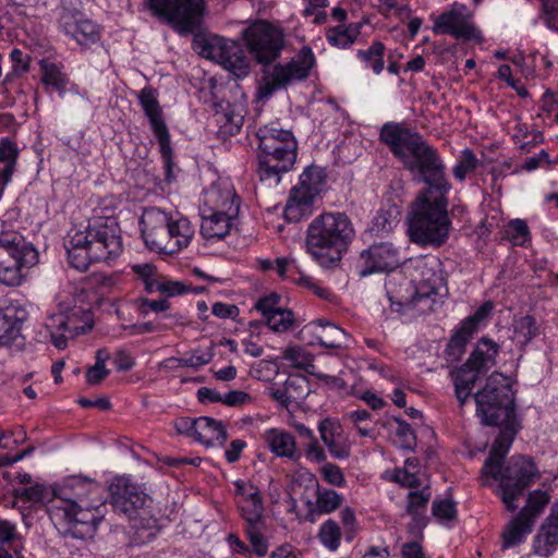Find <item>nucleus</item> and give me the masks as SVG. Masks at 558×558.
Here are the masks:
<instances>
[{"label": "nucleus", "mask_w": 558, "mask_h": 558, "mask_svg": "<svg viewBox=\"0 0 558 558\" xmlns=\"http://www.w3.org/2000/svg\"><path fill=\"white\" fill-rule=\"evenodd\" d=\"M515 435L513 429H510L496 437L481 471L484 484H488L489 478L499 482L498 494L507 510L511 512L518 509L515 500L523 496L533 480L538 476L533 460L524 456H513L506 464L504 463Z\"/></svg>", "instance_id": "nucleus-1"}, {"label": "nucleus", "mask_w": 558, "mask_h": 558, "mask_svg": "<svg viewBox=\"0 0 558 558\" xmlns=\"http://www.w3.org/2000/svg\"><path fill=\"white\" fill-rule=\"evenodd\" d=\"M64 247L70 265L86 271L93 262H107L122 253L120 227L112 217H95L84 230L71 229Z\"/></svg>", "instance_id": "nucleus-2"}, {"label": "nucleus", "mask_w": 558, "mask_h": 558, "mask_svg": "<svg viewBox=\"0 0 558 558\" xmlns=\"http://www.w3.org/2000/svg\"><path fill=\"white\" fill-rule=\"evenodd\" d=\"M424 183L427 187L412 205L408 232L411 242L415 244L439 247L447 241L450 231L446 198L450 184L445 173L439 184Z\"/></svg>", "instance_id": "nucleus-3"}, {"label": "nucleus", "mask_w": 558, "mask_h": 558, "mask_svg": "<svg viewBox=\"0 0 558 558\" xmlns=\"http://www.w3.org/2000/svg\"><path fill=\"white\" fill-rule=\"evenodd\" d=\"M379 137L403 166L412 173H417L423 182H442V160L422 135L412 132L403 123L387 122L381 126Z\"/></svg>", "instance_id": "nucleus-4"}, {"label": "nucleus", "mask_w": 558, "mask_h": 558, "mask_svg": "<svg viewBox=\"0 0 558 558\" xmlns=\"http://www.w3.org/2000/svg\"><path fill=\"white\" fill-rule=\"evenodd\" d=\"M354 236L353 225L344 213H324L307 228V252L320 266L332 267L340 263Z\"/></svg>", "instance_id": "nucleus-5"}, {"label": "nucleus", "mask_w": 558, "mask_h": 558, "mask_svg": "<svg viewBox=\"0 0 558 558\" xmlns=\"http://www.w3.org/2000/svg\"><path fill=\"white\" fill-rule=\"evenodd\" d=\"M258 167L260 180L275 179L292 169L298 155V142L289 130L265 125L258 129Z\"/></svg>", "instance_id": "nucleus-6"}, {"label": "nucleus", "mask_w": 558, "mask_h": 558, "mask_svg": "<svg viewBox=\"0 0 558 558\" xmlns=\"http://www.w3.org/2000/svg\"><path fill=\"white\" fill-rule=\"evenodd\" d=\"M474 399L477 414L485 425L499 426V435L510 429H513V434L518 433L520 423L515 415L513 391L501 374H492Z\"/></svg>", "instance_id": "nucleus-7"}, {"label": "nucleus", "mask_w": 558, "mask_h": 558, "mask_svg": "<svg viewBox=\"0 0 558 558\" xmlns=\"http://www.w3.org/2000/svg\"><path fill=\"white\" fill-rule=\"evenodd\" d=\"M144 5L180 36L196 35L206 11L205 0H144Z\"/></svg>", "instance_id": "nucleus-8"}, {"label": "nucleus", "mask_w": 558, "mask_h": 558, "mask_svg": "<svg viewBox=\"0 0 558 558\" xmlns=\"http://www.w3.org/2000/svg\"><path fill=\"white\" fill-rule=\"evenodd\" d=\"M37 260V250L21 233L0 232V282L2 284L19 286L23 279V269L34 266Z\"/></svg>", "instance_id": "nucleus-9"}, {"label": "nucleus", "mask_w": 558, "mask_h": 558, "mask_svg": "<svg viewBox=\"0 0 558 558\" xmlns=\"http://www.w3.org/2000/svg\"><path fill=\"white\" fill-rule=\"evenodd\" d=\"M499 345L488 338H482L468 361L457 371L451 372L456 398L462 408L482 374L496 363Z\"/></svg>", "instance_id": "nucleus-10"}, {"label": "nucleus", "mask_w": 558, "mask_h": 558, "mask_svg": "<svg viewBox=\"0 0 558 558\" xmlns=\"http://www.w3.org/2000/svg\"><path fill=\"white\" fill-rule=\"evenodd\" d=\"M194 49L231 72L236 77H245L251 71V60L242 46L230 39L214 37L209 40L194 38Z\"/></svg>", "instance_id": "nucleus-11"}, {"label": "nucleus", "mask_w": 558, "mask_h": 558, "mask_svg": "<svg viewBox=\"0 0 558 558\" xmlns=\"http://www.w3.org/2000/svg\"><path fill=\"white\" fill-rule=\"evenodd\" d=\"M104 509L105 504H64V506H59L57 502H53L50 506L52 515L68 525L66 533L78 539L94 537L98 524L105 518Z\"/></svg>", "instance_id": "nucleus-12"}, {"label": "nucleus", "mask_w": 558, "mask_h": 558, "mask_svg": "<svg viewBox=\"0 0 558 558\" xmlns=\"http://www.w3.org/2000/svg\"><path fill=\"white\" fill-rule=\"evenodd\" d=\"M242 35L248 52L257 63L268 65L280 57L284 46L283 33L267 21H255Z\"/></svg>", "instance_id": "nucleus-13"}, {"label": "nucleus", "mask_w": 558, "mask_h": 558, "mask_svg": "<svg viewBox=\"0 0 558 558\" xmlns=\"http://www.w3.org/2000/svg\"><path fill=\"white\" fill-rule=\"evenodd\" d=\"M140 104L144 113L149 120L153 133L158 140L160 154L163 161L165 179L168 182L174 178L173 174V150L171 148V138L168 126L162 118V109L157 99L154 88L145 87L138 95Z\"/></svg>", "instance_id": "nucleus-14"}, {"label": "nucleus", "mask_w": 558, "mask_h": 558, "mask_svg": "<svg viewBox=\"0 0 558 558\" xmlns=\"http://www.w3.org/2000/svg\"><path fill=\"white\" fill-rule=\"evenodd\" d=\"M141 230L145 244L151 251L174 254V243L169 231V214L150 207L144 210L141 218Z\"/></svg>", "instance_id": "nucleus-15"}, {"label": "nucleus", "mask_w": 558, "mask_h": 558, "mask_svg": "<svg viewBox=\"0 0 558 558\" xmlns=\"http://www.w3.org/2000/svg\"><path fill=\"white\" fill-rule=\"evenodd\" d=\"M100 493L101 487L97 482L85 477L71 476L52 488V498L49 499V502L51 505L57 502L59 506H64V504L100 505L104 504Z\"/></svg>", "instance_id": "nucleus-16"}, {"label": "nucleus", "mask_w": 558, "mask_h": 558, "mask_svg": "<svg viewBox=\"0 0 558 558\" xmlns=\"http://www.w3.org/2000/svg\"><path fill=\"white\" fill-rule=\"evenodd\" d=\"M46 327L48 330L57 327L58 329L70 332L72 336L86 333L93 329V314L89 310L75 307L66 317L62 314L48 317ZM50 339L58 349H64L66 347L68 339L64 335H56L50 331Z\"/></svg>", "instance_id": "nucleus-17"}, {"label": "nucleus", "mask_w": 558, "mask_h": 558, "mask_svg": "<svg viewBox=\"0 0 558 558\" xmlns=\"http://www.w3.org/2000/svg\"><path fill=\"white\" fill-rule=\"evenodd\" d=\"M433 32L437 35H451L456 39L470 40L475 38L476 29L466 5L453 3L450 10L435 19Z\"/></svg>", "instance_id": "nucleus-18"}, {"label": "nucleus", "mask_w": 558, "mask_h": 558, "mask_svg": "<svg viewBox=\"0 0 558 558\" xmlns=\"http://www.w3.org/2000/svg\"><path fill=\"white\" fill-rule=\"evenodd\" d=\"M362 277L373 272L391 271L401 264L399 247L391 242H380L371 245L360 255Z\"/></svg>", "instance_id": "nucleus-19"}, {"label": "nucleus", "mask_w": 558, "mask_h": 558, "mask_svg": "<svg viewBox=\"0 0 558 558\" xmlns=\"http://www.w3.org/2000/svg\"><path fill=\"white\" fill-rule=\"evenodd\" d=\"M109 492L114 510L128 517L136 513L147 501V495L125 476L116 477L109 486Z\"/></svg>", "instance_id": "nucleus-20"}, {"label": "nucleus", "mask_w": 558, "mask_h": 558, "mask_svg": "<svg viewBox=\"0 0 558 558\" xmlns=\"http://www.w3.org/2000/svg\"><path fill=\"white\" fill-rule=\"evenodd\" d=\"M234 485L244 525H265L264 504L258 487L246 481H236Z\"/></svg>", "instance_id": "nucleus-21"}, {"label": "nucleus", "mask_w": 558, "mask_h": 558, "mask_svg": "<svg viewBox=\"0 0 558 558\" xmlns=\"http://www.w3.org/2000/svg\"><path fill=\"white\" fill-rule=\"evenodd\" d=\"M63 32L81 46L88 47L100 38L98 27L81 12L64 10L60 17Z\"/></svg>", "instance_id": "nucleus-22"}, {"label": "nucleus", "mask_w": 558, "mask_h": 558, "mask_svg": "<svg viewBox=\"0 0 558 558\" xmlns=\"http://www.w3.org/2000/svg\"><path fill=\"white\" fill-rule=\"evenodd\" d=\"M315 62L316 59L312 49L304 46L290 62L286 64L278 63L274 66L278 83L287 87L293 82L307 78Z\"/></svg>", "instance_id": "nucleus-23"}, {"label": "nucleus", "mask_w": 558, "mask_h": 558, "mask_svg": "<svg viewBox=\"0 0 558 558\" xmlns=\"http://www.w3.org/2000/svg\"><path fill=\"white\" fill-rule=\"evenodd\" d=\"M205 206L208 211L222 213L230 217H238L240 211V197L231 184L221 182L213 184L206 192Z\"/></svg>", "instance_id": "nucleus-24"}, {"label": "nucleus", "mask_w": 558, "mask_h": 558, "mask_svg": "<svg viewBox=\"0 0 558 558\" xmlns=\"http://www.w3.org/2000/svg\"><path fill=\"white\" fill-rule=\"evenodd\" d=\"M215 122L222 138L238 134L244 122V109L240 104L221 100L215 104Z\"/></svg>", "instance_id": "nucleus-25"}, {"label": "nucleus", "mask_w": 558, "mask_h": 558, "mask_svg": "<svg viewBox=\"0 0 558 558\" xmlns=\"http://www.w3.org/2000/svg\"><path fill=\"white\" fill-rule=\"evenodd\" d=\"M415 270L420 276L416 296L422 299L436 294L442 282L440 260L437 257L421 258L416 263Z\"/></svg>", "instance_id": "nucleus-26"}, {"label": "nucleus", "mask_w": 558, "mask_h": 558, "mask_svg": "<svg viewBox=\"0 0 558 558\" xmlns=\"http://www.w3.org/2000/svg\"><path fill=\"white\" fill-rule=\"evenodd\" d=\"M27 312L20 306L0 307V345L10 347L20 337Z\"/></svg>", "instance_id": "nucleus-27"}, {"label": "nucleus", "mask_w": 558, "mask_h": 558, "mask_svg": "<svg viewBox=\"0 0 558 558\" xmlns=\"http://www.w3.org/2000/svg\"><path fill=\"white\" fill-rule=\"evenodd\" d=\"M318 430L323 442L335 459L344 460L350 457L351 446L348 439L342 436L339 423L331 418H325L320 421Z\"/></svg>", "instance_id": "nucleus-28"}, {"label": "nucleus", "mask_w": 558, "mask_h": 558, "mask_svg": "<svg viewBox=\"0 0 558 558\" xmlns=\"http://www.w3.org/2000/svg\"><path fill=\"white\" fill-rule=\"evenodd\" d=\"M317 194L301 182L291 189L284 207V218L290 222H298L311 214L313 201Z\"/></svg>", "instance_id": "nucleus-29"}, {"label": "nucleus", "mask_w": 558, "mask_h": 558, "mask_svg": "<svg viewBox=\"0 0 558 558\" xmlns=\"http://www.w3.org/2000/svg\"><path fill=\"white\" fill-rule=\"evenodd\" d=\"M263 439L268 449L277 457L287 458L292 461H296L301 457L294 436L284 429H267L263 434Z\"/></svg>", "instance_id": "nucleus-30"}, {"label": "nucleus", "mask_w": 558, "mask_h": 558, "mask_svg": "<svg viewBox=\"0 0 558 558\" xmlns=\"http://www.w3.org/2000/svg\"><path fill=\"white\" fill-rule=\"evenodd\" d=\"M236 217H230L222 213L208 211L202 209L201 234L207 240H221L229 234L232 221Z\"/></svg>", "instance_id": "nucleus-31"}, {"label": "nucleus", "mask_w": 558, "mask_h": 558, "mask_svg": "<svg viewBox=\"0 0 558 558\" xmlns=\"http://www.w3.org/2000/svg\"><path fill=\"white\" fill-rule=\"evenodd\" d=\"M194 439L205 446H223L228 439V433L221 421L201 416L197 418Z\"/></svg>", "instance_id": "nucleus-32"}, {"label": "nucleus", "mask_w": 558, "mask_h": 558, "mask_svg": "<svg viewBox=\"0 0 558 558\" xmlns=\"http://www.w3.org/2000/svg\"><path fill=\"white\" fill-rule=\"evenodd\" d=\"M558 546V517L550 512L535 536L534 549L537 555L548 557Z\"/></svg>", "instance_id": "nucleus-33"}, {"label": "nucleus", "mask_w": 558, "mask_h": 558, "mask_svg": "<svg viewBox=\"0 0 558 558\" xmlns=\"http://www.w3.org/2000/svg\"><path fill=\"white\" fill-rule=\"evenodd\" d=\"M401 208L396 204L383 206L374 216L368 231L379 235L391 232L400 222Z\"/></svg>", "instance_id": "nucleus-34"}, {"label": "nucleus", "mask_w": 558, "mask_h": 558, "mask_svg": "<svg viewBox=\"0 0 558 558\" xmlns=\"http://www.w3.org/2000/svg\"><path fill=\"white\" fill-rule=\"evenodd\" d=\"M385 45L379 41H373L372 45L365 49H359L356 57L364 64V68L371 69L374 74L379 75L385 68Z\"/></svg>", "instance_id": "nucleus-35"}, {"label": "nucleus", "mask_w": 558, "mask_h": 558, "mask_svg": "<svg viewBox=\"0 0 558 558\" xmlns=\"http://www.w3.org/2000/svg\"><path fill=\"white\" fill-rule=\"evenodd\" d=\"M169 231L171 233L172 242L174 243L175 253L186 247L195 233V230L187 218L180 217L178 219H173L170 215Z\"/></svg>", "instance_id": "nucleus-36"}, {"label": "nucleus", "mask_w": 558, "mask_h": 558, "mask_svg": "<svg viewBox=\"0 0 558 558\" xmlns=\"http://www.w3.org/2000/svg\"><path fill=\"white\" fill-rule=\"evenodd\" d=\"M360 23H352L348 26L339 25L331 27L326 33L328 43L337 48H348L351 46L360 35Z\"/></svg>", "instance_id": "nucleus-37"}, {"label": "nucleus", "mask_w": 558, "mask_h": 558, "mask_svg": "<svg viewBox=\"0 0 558 558\" xmlns=\"http://www.w3.org/2000/svg\"><path fill=\"white\" fill-rule=\"evenodd\" d=\"M315 324L322 328L320 332L316 336L322 347L331 349L343 347L347 338V333L343 329L323 319L317 320Z\"/></svg>", "instance_id": "nucleus-38"}, {"label": "nucleus", "mask_w": 558, "mask_h": 558, "mask_svg": "<svg viewBox=\"0 0 558 558\" xmlns=\"http://www.w3.org/2000/svg\"><path fill=\"white\" fill-rule=\"evenodd\" d=\"M532 526L529 519H521V515L518 514L502 533V549L520 544L524 535L532 531Z\"/></svg>", "instance_id": "nucleus-39"}, {"label": "nucleus", "mask_w": 558, "mask_h": 558, "mask_svg": "<svg viewBox=\"0 0 558 558\" xmlns=\"http://www.w3.org/2000/svg\"><path fill=\"white\" fill-rule=\"evenodd\" d=\"M514 338L519 343L525 345L541 333L536 319L531 315L522 316L514 320Z\"/></svg>", "instance_id": "nucleus-40"}, {"label": "nucleus", "mask_w": 558, "mask_h": 558, "mask_svg": "<svg viewBox=\"0 0 558 558\" xmlns=\"http://www.w3.org/2000/svg\"><path fill=\"white\" fill-rule=\"evenodd\" d=\"M549 502V495L543 490L532 492L526 500V505L521 509L519 514L521 519H529L533 524L536 517L543 511L544 507Z\"/></svg>", "instance_id": "nucleus-41"}, {"label": "nucleus", "mask_w": 558, "mask_h": 558, "mask_svg": "<svg viewBox=\"0 0 558 558\" xmlns=\"http://www.w3.org/2000/svg\"><path fill=\"white\" fill-rule=\"evenodd\" d=\"M40 70H41V82L46 86H52L56 90L62 93L64 92L68 78L60 71L57 64L48 63L45 60L40 61Z\"/></svg>", "instance_id": "nucleus-42"}, {"label": "nucleus", "mask_w": 558, "mask_h": 558, "mask_svg": "<svg viewBox=\"0 0 558 558\" xmlns=\"http://www.w3.org/2000/svg\"><path fill=\"white\" fill-rule=\"evenodd\" d=\"M283 359L289 361L291 365L298 369H303L310 375L315 374V364L312 355L306 353L302 348L290 347L283 352Z\"/></svg>", "instance_id": "nucleus-43"}, {"label": "nucleus", "mask_w": 558, "mask_h": 558, "mask_svg": "<svg viewBox=\"0 0 558 558\" xmlns=\"http://www.w3.org/2000/svg\"><path fill=\"white\" fill-rule=\"evenodd\" d=\"M317 536L327 549L335 551L340 546L342 533L338 523L328 519L320 525Z\"/></svg>", "instance_id": "nucleus-44"}, {"label": "nucleus", "mask_w": 558, "mask_h": 558, "mask_svg": "<svg viewBox=\"0 0 558 558\" xmlns=\"http://www.w3.org/2000/svg\"><path fill=\"white\" fill-rule=\"evenodd\" d=\"M473 333V331L465 330L464 326L461 325L447 344L446 354L449 361L454 362L461 359L465 351L466 343L470 341Z\"/></svg>", "instance_id": "nucleus-45"}, {"label": "nucleus", "mask_w": 558, "mask_h": 558, "mask_svg": "<svg viewBox=\"0 0 558 558\" xmlns=\"http://www.w3.org/2000/svg\"><path fill=\"white\" fill-rule=\"evenodd\" d=\"M315 486L317 488L315 511L318 513H330L341 506L343 498L336 490H319L317 483H315Z\"/></svg>", "instance_id": "nucleus-46"}, {"label": "nucleus", "mask_w": 558, "mask_h": 558, "mask_svg": "<svg viewBox=\"0 0 558 558\" xmlns=\"http://www.w3.org/2000/svg\"><path fill=\"white\" fill-rule=\"evenodd\" d=\"M288 399H290L291 403H299L306 398L310 392L308 383L305 376L302 375H291L287 378L283 384Z\"/></svg>", "instance_id": "nucleus-47"}, {"label": "nucleus", "mask_w": 558, "mask_h": 558, "mask_svg": "<svg viewBox=\"0 0 558 558\" xmlns=\"http://www.w3.org/2000/svg\"><path fill=\"white\" fill-rule=\"evenodd\" d=\"M299 182L318 195L326 182L325 169L315 165H311L302 172Z\"/></svg>", "instance_id": "nucleus-48"}, {"label": "nucleus", "mask_w": 558, "mask_h": 558, "mask_svg": "<svg viewBox=\"0 0 558 558\" xmlns=\"http://www.w3.org/2000/svg\"><path fill=\"white\" fill-rule=\"evenodd\" d=\"M430 499V493L428 488L422 490H412L408 495L407 512L413 517L415 521H418L426 509L427 502Z\"/></svg>", "instance_id": "nucleus-49"}, {"label": "nucleus", "mask_w": 558, "mask_h": 558, "mask_svg": "<svg viewBox=\"0 0 558 558\" xmlns=\"http://www.w3.org/2000/svg\"><path fill=\"white\" fill-rule=\"evenodd\" d=\"M264 529L265 525H244L245 535L252 546L251 553L253 551L259 557L267 555L268 551V542L263 534Z\"/></svg>", "instance_id": "nucleus-50"}, {"label": "nucleus", "mask_w": 558, "mask_h": 558, "mask_svg": "<svg viewBox=\"0 0 558 558\" xmlns=\"http://www.w3.org/2000/svg\"><path fill=\"white\" fill-rule=\"evenodd\" d=\"M190 289V283L185 281H175V280H167L160 279L157 283H149L148 292H160L167 298H172L177 295H181L187 293Z\"/></svg>", "instance_id": "nucleus-51"}, {"label": "nucleus", "mask_w": 558, "mask_h": 558, "mask_svg": "<svg viewBox=\"0 0 558 558\" xmlns=\"http://www.w3.org/2000/svg\"><path fill=\"white\" fill-rule=\"evenodd\" d=\"M264 319L271 330L276 332H286L294 325V313L290 310L281 308Z\"/></svg>", "instance_id": "nucleus-52"}, {"label": "nucleus", "mask_w": 558, "mask_h": 558, "mask_svg": "<svg viewBox=\"0 0 558 558\" xmlns=\"http://www.w3.org/2000/svg\"><path fill=\"white\" fill-rule=\"evenodd\" d=\"M12 61V70L7 74L5 81L13 80L29 71L31 56L19 48L12 49L10 52Z\"/></svg>", "instance_id": "nucleus-53"}, {"label": "nucleus", "mask_w": 558, "mask_h": 558, "mask_svg": "<svg viewBox=\"0 0 558 558\" xmlns=\"http://www.w3.org/2000/svg\"><path fill=\"white\" fill-rule=\"evenodd\" d=\"M392 421L398 425L396 436L398 438L399 446L402 449L413 450L416 445V436L410 424L401 417H392Z\"/></svg>", "instance_id": "nucleus-54"}, {"label": "nucleus", "mask_w": 558, "mask_h": 558, "mask_svg": "<svg viewBox=\"0 0 558 558\" xmlns=\"http://www.w3.org/2000/svg\"><path fill=\"white\" fill-rule=\"evenodd\" d=\"M19 148L10 138L0 141V162H4L3 170H10L14 173L19 157Z\"/></svg>", "instance_id": "nucleus-55"}, {"label": "nucleus", "mask_w": 558, "mask_h": 558, "mask_svg": "<svg viewBox=\"0 0 558 558\" xmlns=\"http://www.w3.org/2000/svg\"><path fill=\"white\" fill-rule=\"evenodd\" d=\"M506 236L514 244V245H524L526 241H529V227L525 221L521 219H513L507 226L505 231Z\"/></svg>", "instance_id": "nucleus-56"}, {"label": "nucleus", "mask_w": 558, "mask_h": 558, "mask_svg": "<svg viewBox=\"0 0 558 558\" xmlns=\"http://www.w3.org/2000/svg\"><path fill=\"white\" fill-rule=\"evenodd\" d=\"M281 295L276 292H270L267 295L259 298L254 304V308L262 314L264 318L280 311Z\"/></svg>", "instance_id": "nucleus-57"}, {"label": "nucleus", "mask_w": 558, "mask_h": 558, "mask_svg": "<svg viewBox=\"0 0 558 558\" xmlns=\"http://www.w3.org/2000/svg\"><path fill=\"white\" fill-rule=\"evenodd\" d=\"M477 165V159L472 150L465 149L462 151V156L459 160V162L453 168V174L454 177L463 181L468 173L472 172Z\"/></svg>", "instance_id": "nucleus-58"}, {"label": "nucleus", "mask_w": 558, "mask_h": 558, "mask_svg": "<svg viewBox=\"0 0 558 558\" xmlns=\"http://www.w3.org/2000/svg\"><path fill=\"white\" fill-rule=\"evenodd\" d=\"M319 473L324 481L330 485L342 487L345 484V478L342 470L335 463H325L319 469Z\"/></svg>", "instance_id": "nucleus-59"}, {"label": "nucleus", "mask_w": 558, "mask_h": 558, "mask_svg": "<svg viewBox=\"0 0 558 558\" xmlns=\"http://www.w3.org/2000/svg\"><path fill=\"white\" fill-rule=\"evenodd\" d=\"M433 515L439 520H452L456 518V504L451 499L434 500L432 505Z\"/></svg>", "instance_id": "nucleus-60"}, {"label": "nucleus", "mask_w": 558, "mask_h": 558, "mask_svg": "<svg viewBox=\"0 0 558 558\" xmlns=\"http://www.w3.org/2000/svg\"><path fill=\"white\" fill-rule=\"evenodd\" d=\"M347 416L355 425L357 433L362 437H374L375 429L362 425V423L369 421L372 417V414L367 410H355L349 412Z\"/></svg>", "instance_id": "nucleus-61"}, {"label": "nucleus", "mask_w": 558, "mask_h": 558, "mask_svg": "<svg viewBox=\"0 0 558 558\" xmlns=\"http://www.w3.org/2000/svg\"><path fill=\"white\" fill-rule=\"evenodd\" d=\"M492 311L493 303L490 301H487L484 304H482L473 315L465 318L461 325L464 326L465 330L474 332L480 322L485 319L490 314Z\"/></svg>", "instance_id": "nucleus-62"}, {"label": "nucleus", "mask_w": 558, "mask_h": 558, "mask_svg": "<svg viewBox=\"0 0 558 558\" xmlns=\"http://www.w3.org/2000/svg\"><path fill=\"white\" fill-rule=\"evenodd\" d=\"M133 271L143 280L145 290L148 292L149 283H157L156 268L151 264L134 265Z\"/></svg>", "instance_id": "nucleus-63"}, {"label": "nucleus", "mask_w": 558, "mask_h": 558, "mask_svg": "<svg viewBox=\"0 0 558 558\" xmlns=\"http://www.w3.org/2000/svg\"><path fill=\"white\" fill-rule=\"evenodd\" d=\"M19 496L26 501H45L48 497V490L43 485L36 484L23 488Z\"/></svg>", "instance_id": "nucleus-64"}]
</instances>
